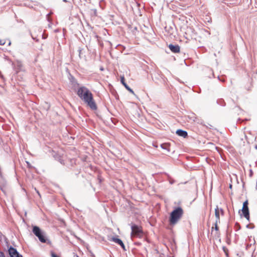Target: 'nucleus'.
I'll return each instance as SVG.
<instances>
[{
    "label": "nucleus",
    "instance_id": "nucleus-1",
    "mask_svg": "<svg viewBox=\"0 0 257 257\" xmlns=\"http://www.w3.org/2000/svg\"><path fill=\"white\" fill-rule=\"evenodd\" d=\"M77 94L91 109L94 110L97 109V105L93 99V94L87 87H80L77 90Z\"/></svg>",
    "mask_w": 257,
    "mask_h": 257
},
{
    "label": "nucleus",
    "instance_id": "nucleus-2",
    "mask_svg": "<svg viewBox=\"0 0 257 257\" xmlns=\"http://www.w3.org/2000/svg\"><path fill=\"white\" fill-rule=\"evenodd\" d=\"M183 214V210L180 207L175 208L170 213L169 221L171 225L176 224L181 219Z\"/></svg>",
    "mask_w": 257,
    "mask_h": 257
},
{
    "label": "nucleus",
    "instance_id": "nucleus-3",
    "mask_svg": "<svg viewBox=\"0 0 257 257\" xmlns=\"http://www.w3.org/2000/svg\"><path fill=\"white\" fill-rule=\"evenodd\" d=\"M132 232H131V237H140L142 236V229L141 227L136 225L133 224L131 226Z\"/></svg>",
    "mask_w": 257,
    "mask_h": 257
},
{
    "label": "nucleus",
    "instance_id": "nucleus-4",
    "mask_svg": "<svg viewBox=\"0 0 257 257\" xmlns=\"http://www.w3.org/2000/svg\"><path fill=\"white\" fill-rule=\"evenodd\" d=\"M242 213L244 217L249 220V213L248 207V201L246 200L243 203L242 208L241 209Z\"/></svg>",
    "mask_w": 257,
    "mask_h": 257
},
{
    "label": "nucleus",
    "instance_id": "nucleus-5",
    "mask_svg": "<svg viewBox=\"0 0 257 257\" xmlns=\"http://www.w3.org/2000/svg\"><path fill=\"white\" fill-rule=\"evenodd\" d=\"M10 257H23L17 251V250L12 246H10L8 249Z\"/></svg>",
    "mask_w": 257,
    "mask_h": 257
},
{
    "label": "nucleus",
    "instance_id": "nucleus-6",
    "mask_svg": "<svg viewBox=\"0 0 257 257\" xmlns=\"http://www.w3.org/2000/svg\"><path fill=\"white\" fill-rule=\"evenodd\" d=\"M13 64L14 65V68L17 73L19 71L23 70V64L21 61L17 60Z\"/></svg>",
    "mask_w": 257,
    "mask_h": 257
},
{
    "label": "nucleus",
    "instance_id": "nucleus-7",
    "mask_svg": "<svg viewBox=\"0 0 257 257\" xmlns=\"http://www.w3.org/2000/svg\"><path fill=\"white\" fill-rule=\"evenodd\" d=\"M33 232L38 237L44 233L40 228L37 226H34L33 227Z\"/></svg>",
    "mask_w": 257,
    "mask_h": 257
},
{
    "label": "nucleus",
    "instance_id": "nucleus-8",
    "mask_svg": "<svg viewBox=\"0 0 257 257\" xmlns=\"http://www.w3.org/2000/svg\"><path fill=\"white\" fill-rule=\"evenodd\" d=\"M169 48L172 52L178 53L180 52V47L177 45H173L172 44H170L169 45Z\"/></svg>",
    "mask_w": 257,
    "mask_h": 257
},
{
    "label": "nucleus",
    "instance_id": "nucleus-9",
    "mask_svg": "<svg viewBox=\"0 0 257 257\" xmlns=\"http://www.w3.org/2000/svg\"><path fill=\"white\" fill-rule=\"evenodd\" d=\"M111 240L114 241V242L119 244L121 247L123 249V250H125V246L122 241V240L116 237H112Z\"/></svg>",
    "mask_w": 257,
    "mask_h": 257
},
{
    "label": "nucleus",
    "instance_id": "nucleus-10",
    "mask_svg": "<svg viewBox=\"0 0 257 257\" xmlns=\"http://www.w3.org/2000/svg\"><path fill=\"white\" fill-rule=\"evenodd\" d=\"M120 81L121 83L128 91H129L132 94H135L134 91L133 90V89H132L124 82V78L123 77H121Z\"/></svg>",
    "mask_w": 257,
    "mask_h": 257
},
{
    "label": "nucleus",
    "instance_id": "nucleus-11",
    "mask_svg": "<svg viewBox=\"0 0 257 257\" xmlns=\"http://www.w3.org/2000/svg\"><path fill=\"white\" fill-rule=\"evenodd\" d=\"M176 134L179 136L182 137L184 138L187 137L188 136L187 132L182 130H178L176 131Z\"/></svg>",
    "mask_w": 257,
    "mask_h": 257
},
{
    "label": "nucleus",
    "instance_id": "nucleus-12",
    "mask_svg": "<svg viewBox=\"0 0 257 257\" xmlns=\"http://www.w3.org/2000/svg\"><path fill=\"white\" fill-rule=\"evenodd\" d=\"M215 215L216 217V222H220V218H219V210L218 207H216L215 209Z\"/></svg>",
    "mask_w": 257,
    "mask_h": 257
},
{
    "label": "nucleus",
    "instance_id": "nucleus-13",
    "mask_svg": "<svg viewBox=\"0 0 257 257\" xmlns=\"http://www.w3.org/2000/svg\"><path fill=\"white\" fill-rule=\"evenodd\" d=\"M71 82L74 88H76L77 87L79 86V84L77 83V81L74 78L72 79Z\"/></svg>",
    "mask_w": 257,
    "mask_h": 257
},
{
    "label": "nucleus",
    "instance_id": "nucleus-14",
    "mask_svg": "<svg viewBox=\"0 0 257 257\" xmlns=\"http://www.w3.org/2000/svg\"><path fill=\"white\" fill-rule=\"evenodd\" d=\"M169 146H170L168 144H163L161 145V148L163 149L167 150L168 152L170 151Z\"/></svg>",
    "mask_w": 257,
    "mask_h": 257
},
{
    "label": "nucleus",
    "instance_id": "nucleus-15",
    "mask_svg": "<svg viewBox=\"0 0 257 257\" xmlns=\"http://www.w3.org/2000/svg\"><path fill=\"white\" fill-rule=\"evenodd\" d=\"M38 238H39V240L42 242L45 243L46 242V238L44 233Z\"/></svg>",
    "mask_w": 257,
    "mask_h": 257
},
{
    "label": "nucleus",
    "instance_id": "nucleus-16",
    "mask_svg": "<svg viewBox=\"0 0 257 257\" xmlns=\"http://www.w3.org/2000/svg\"><path fill=\"white\" fill-rule=\"evenodd\" d=\"M218 222H216V221H215V226L214 227H212V232L213 231V230L214 229L215 230V231H216V234L215 235H217L218 234V232L217 231H218V227L217 226V223Z\"/></svg>",
    "mask_w": 257,
    "mask_h": 257
},
{
    "label": "nucleus",
    "instance_id": "nucleus-17",
    "mask_svg": "<svg viewBox=\"0 0 257 257\" xmlns=\"http://www.w3.org/2000/svg\"><path fill=\"white\" fill-rule=\"evenodd\" d=\"M51 257H59L57 256L54 252H51Z\"/></svg>",
    "mask_w": 257,
    "mask_h": 257
},
{
    "label": "nucleus",
    "instance_id": "nucleus-18",
    "mask_svg": "<svg viewBox=\"0 0 257 257\" xmlns=\"http://www.w3.org/2000/svg\"><path fill=\"white\" fill-rule=\"evenodd\" d=\"M169 182L171 184H173L174 183V180L171 178L169 179Z\"/></svg>",
    "mask_w": 257,
    "mask_h": 257
},
{
    "label": "nucleus",
    "instance_id": "nucleus-19",
    "mask_svg": "<svg viewBox=\"0 0 257 257\" xmlns=\"http://www.w3.org/2000/svg\"><path fill=\"white\" fill-rule=\"evenodd\" d=\"M5 41L4 40H0V45H4L5 44Z\"/></svg>",
    "mask_w": 257,
    "mask_h": 257
},
{
    "label": "nucleus",
    "instance_id": "nucleus-20",
    "mask_svg": "<svg viewBox=\"0 0 257 257\" xmlns=\"http://www.w3.org/2000/svg\"><path fill=\"white\" fill-rule=\"evenodd\" d=\"M0 257H5V254L4 252L0 251Z\"/></svg>",
    "mask_w": 257,
    "mask_h": 257
},
{
    "label": "nucleus",
    "instance_id": "nucleus-21",
    "mask_svg": "<svg viewBox=\"0 0 257 257\" xmlns=\"http://www.w3.org/2000/svg\"><path fill=\"white\" fill-rule=\"evenodd\" d=\"M0 77L2 78V79H4V76L2 74L1 72H0Z\"/></svg>",
    "mask_w": 257,
    "mask_h": 257
},
{
    "label": "nucleus",
    "instance_id": "nucleus-22",
    "mask_svg": "<svg viewBox=\"0 0 257 257\" xmlns=\"http://www.w3.org/2000/svg\"><path fill=\"white\" fill-rule=\"evenodd\" d=\"M220 211L221 212V213L223 214V210L222 209H220Z\"/></svg>",
    "mask_w": 257,
    "mask_h": 257
},
{
    "label": "nucleus",
    "instance_id": "nucleus-23",
    "mask_svg": "<svg viewBox=\"0 0 257 257\" xmlns=\"http://www.w3.org/2000/svg\"><path fill=\"white\" fill-rule=\"evenodd\" d=\"M37 192L38 194V195H40V193H39V192L38 191H37Z\"/></svg>",
    "mask_w": 257,
    "mask_h": 257
},
{
    "label": "nucleus",
    "instance_id": "nucleus-24",
    "mask_svg": "<svg viewBox=\"0 0 257 257\" xmlns=\"http://www.w3.org/2000/svg\"><path fill=\"white\" fill-rule=\"evenodd\" d=\"M63 1L64 2H66L67 0H63Z\"/></svg>",
    "mask_w": 257,
    "mask_h": 257
},
{
    "label": "nucleus",
    "instance_id": "nucleus-25",
    "mask_svg": "<svg viewBox=\"0 0 257 257\" xmlns=\"http://www.w3.org/2000/svg\"><path fill=\"white\" fill-rule=\"evenodd\" d=\"M10 44H11V42H9V45H10Z\"/></svg>",
    "mask_w": 257,
    "mask_h": 257
},
{
    "label": "nucleus",
    "instance_id": "nucleus-26",
    "mask_svg": "<svg viewBox=\"0 0 257 257\" xmlns=\"http://www.w3.org/2000/svg\"><path fill=\"white\" fill-rule=\"evenodd\" d=\"M76 257H79L78 255H76Z\"/></svg>",
    "mask_w": 257,
    "mask_h": 257
}]
</instances>
